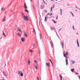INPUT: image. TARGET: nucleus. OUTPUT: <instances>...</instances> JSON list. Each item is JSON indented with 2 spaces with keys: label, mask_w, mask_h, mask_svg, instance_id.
<instances>
[{
  "label": "nucleus",
  "mask_w": 80,
  "mask_h": 80,
  "mask_svg": "<svg viewBox=\"0 0 80 80\" xmlns=\"http://www.w3.org/2000/svg\"><path fill=\"white\" fill-rule=\"evenodd\" d=\"M53 9V7H51V12L52 11V9Z\"/></svg>",
  "instance_id": "36"
},
{
  "label": "nucleus",
  "mask_w": 80,
  "mask_h": 80,
  "mask_svg": "<svg viewBox=\"0 0 80 80\" xmlns=\"http://www.w3.org/2000/svg\"><path fill=\"white\" fill-rule=\"evenodd\" d=\"M51 2H55V1H54L53 0H51Z\"/></svg>",
  "instance_id": "48"
},
{
  "label": "nucleus",
  "mask_w": 80,
  "mask_h": 80,
  "mask_svg": "<svg viewBox=\"0 0 80 80\" xmlns=\"http://www.w3.org/2000/svg\"><path fill=\"white\" fill-rule=\"evenodd\" d=\"M78 10H80V8H78Z\"/></svg>",
  "instance_id": "61"
},
{
  "label": "nucleus",
  "mask_w": 80,
  "mask_h": 80,
  "mask_svg": "<svg viewBox=\"0 0 80 80\" xmlns=\"http://www.w3.org/2000/svg\"><path fill=\"white\" fill-rule=\"evenodd\" d=\"M49 60L50 61V62L51 63L52 65V67H53V63L52 62V60L50 59Z\"/></svg>",
  "instance_id": "15"
},
{
  "label": "nucleus",
  "mask_w": 80,
  "mask_h": 80,
  "mask_svg": "<svg viewBox=\"0 0 80 80\" xmlns=\"http://www.w3.org/2000/svg\"><path fill=\"white\" fill-rule=\"evenodd\" d=\"M56 20H58V16H57L56 17Z\"/></svg>",
  "instance_id": "47"
},
{
  "label": "nucleus",
  "mask_w": 80,
  "mask_h": 80,
  "mask_svg": "<svg viewBox=\"0 0 80 80\" xmlns=\"http://www.w3.org/2000/svg\"><path fill=\"white\" fill-rule=\"evenodd\" d=\"M2 11H3V10H5V8H1Z\"/></svg>",
  "instance_id": "18"
},
{
  "label": "nucleus",
  "mask_w": 80,
  "mask_h": 80,
  "mask_svg": "<svg viewBox=\"0 0 80 80\" xmlns=\"http://www.w3.org/2000/svg\"><path fill=\"white\" fill-rule=\"evenodd\" d=\"M76 74L77 75H78V73H77V72H76Z\"/></svg>",
  "instance_id": "51"
},
{
  "label": "nucleus",
  "mask_w": 80,
  "mask_h": 80,
  "mask_svg": "<svg viewBox=\"0 0 80 80\" xmlns=\"http://www.w3.org/2000/svg\"><path fill=\"white\" fill-rule=\"evenodd\" d=\"M78 34V33H76V34Z\"/></svg>",
  "instance_id": "64"
},
{
  "label": "nucleus",
  "mask_w": 80,
  "mask_h": 80,
  "mask_svg": "<svg viewBox=\"0 0 80 80\" xmlns=\"http://www.w3.org/2000/svg\"><path fill=\"white\" fill-rule=\"evenodd\" d=\"M75 8H77V9H78V8H77V7L76 6H75Z\"/></svg>",
  "instance_id": "55"
},
{
  "label": "nucleus",
  "mask_w": 80,
  "mask_h": 80,
  "mask_svg": "<svg viewBox=\"0 0 80 80\" xmlns=\"http://www.w3.org/2000/svg\"><path fill=\"white\" fill-rule=\"evenodd\" d=\"M52 13H51V14H49V16H52Z\"/></svg>",
  "instance_id": "42"
},
{
  "label": "nucleus",
  "mask_w": 80,
  "mask_h": 80,
  "mask_svg": "<svg viewBox=\"0 0 80 80\" xmlns=\"http://www.w3.org/2000/svg\"><path fill=\"white\" fill-rule=\"evenodd\" d=\"M18 36H19V37H20V36H21V34H20V33H18Z\"/></svg>",
  "instance_id": "32"
},
{
  "label": "nucleus",
  "mask_w": 80,
  "mask_h": 80,
  "mask_svg": "<svg viewBox=\"0 0 80 80\" xmlns=\"http://www.w3.org/2000/svg\"><path fill=\"white\" fill-rule=\"evenodd\" d=\"M51 45L52 46V48H53V44L52 42H50Z\"/></svg>",
  "instance_id": "20"
},
{
  "label": "nucleus",
  "mask_w": 80,
  "mask_h": 80,
  "mask_svg": "<svg viewBox=\"0 0 80 80\" xmlns=\"http://www.w3.org/2000/svg\"><path fill=\"white\" fill-rule=\"evenodd\" d=\"M35 46V44H33V47H34Z\"/></svg>",
  "instance_id": "49"
},
{
  "label": "nucleus",
  "mask_w": 80,
  "mask_h": 80,
  "mask_svg": "<svg viewBox=\"0 0 80 80\" xmlns=\"http://www.w3.org/2000/svg\"><path fill=\"white\" fill-rule=\"evenodd\" d=\"M71 62L72 63V64H74V63H75V62L73 60L71 61Z\"/></svg>",
  "instance_id": "28"
},
{
  "label": "nucleus",
  "mask_w": 80,
  "mask_h": 80,
  "mask_svg": "<svg viewBox=\"0 0 80 80\" xmlns=\"http://www.w3.org/2000/svg\"><path fill=\"white\" fill-rule=\"evenodd\" d=\"M21 40L22 42H24L25 41V39L23 38H21Z\"/></svg>",
  "instance_id": "7"
},
{
  "label": "nucleus",
  "mask_w": 80,
  "mask_h": 80,
  "mask_svg": "<svg viewBox=\"0 0 80 80\" xmlns=\"http://www.w3.org/2000/svg\"><path fill=\"white\" fill-rule=\"evenodd\" d=\"M22 72L20 70H18L17 71V73L19 75H20V73Z\"/></svg>",
  "instance_id": "6"
},
{
  "label": "nucleus",
  "mask_w": 80,
  "mask_h": 80,
  "mask_svg": "<svg viewBox=\"0 0 80 80\" xmlns=\"http://www.w3.org/2000/svg\"><path fill=\"white\" fill-rule=\"evenodd\" d=\"M7 12H5V14H7Z\"/></svg>",
  "instance_id": "57"
},
{
  "label": "nucleus",
  "mask_w": 80,
  "mask_h": 80,
  "mask_svg": "<svg viewBox=\"0 0 80 80\" xmlns=\"http://www.w3.org/2000/svg\"><path fill=\"white\" fill-rule=\"evenodd\" d=\"M59 77L60 78V80H62V78H63V77H62V75H59Z\"/></svg>",
  "instance_id": "17"
},
{
  "label": "nucleus",
  "mask_w": 80,
  "mask_h": 80,
  "mask_svg": "<svg viewBox=\"0 0 80 80\" xmlns=\"http://www.w3.org/2000/svg\"><path fill=\"white\" fill-rule=\"evenodd\" d=\"M24 35L26 37H28V35H27V32H24Z\"/></svg>",
  "instance_id": "10"
},
{
  "label": "nucleus",
  "mask_w": 80,
  "mask_h": 80,
  "mask_svg": "<svg viewBox=\"0 0 80 80\" xmlns=\"http://www.w3.org/2000/svg\"><path fill=\"white\" fill-rule=\"evenodd\" d=\"M42 1H43V2L44 3L45 2V1H44V0H42Z\"/></svg>",
  "instance_id": "46"
},
{
  "label": "nucleus",
  "mask_w": 80,
  "mask_h": 80,
  "mask_svg": "<svg viewBox=\"0 0 80 80\" xmlns=\"http://www.w3.org/2000/svg\"><path fill=\"white\" fill-rule=\"evenodd\" d=\"M39 36L40 37V40H41V34H40V33H39Z\"/></svg>",
  "instance_id": "38"
},
{
  "label": "nucleus",
  "mask_w": 80,
  "mask_h": 80,
  "mask_svg": "<svg viewBox=\"0 0 80 80\" xmlns=\"http://www.w3.org/2000/svg\"><path fill=\"white\" fill-rule=\"evenodd\" d=\"M77 43L78 45V47L79 48V47H80V45L79 44V43L78 42V39H77Z\"/></svg>",
  "instance_id": "3"
},
{
  "label": "nucleus",
  "mask_w": 80,
  "mask_h": 80,
  "mask_svg": "<svg viewBox=\"0 0 80 80\" xmlns=\"http://www.w3.org/2000/svg\"><path fill=\"white\" fill-rule=\"evenodd\" d=\"M52 7H53L52 8H54V7H55V5L54 4L53 5Z\"/></svg>",
  "instance_id": "40"
},
{
  "label": "nucleus",
  "mask_w": 80,
  "mask_h": 80,
  "mask_svg": "<svg viewBox=\"0 0 80 80\" xmlns=\"http://www.w3.org/2000/svg\"><path fill=\"white\" fill-rule=\"evenodd\" d=\"M79 79L80 80V76H79Z\"/></svg>",
  "instance_id": "58"
},
{
  "label": "nucleus",
  "mask_w": 80,
  "mask_h": 80,
  "mask_svg": "<svg viewBox=\"0 0 80 80\" xmlns=\"http://www.w3.org/2000/svg\"><path fill=\"white\" fill-rule=\"evenodd\" d=\"M25 12H27V13H29V11L27 10V9H26L25 10Z\"/></svg>",
  "instance_id": "25"
},
{
  "label": "nucleus",
  "mask_w": 80,
  "mask_h": 80,
  "mask_svg": "<svg viewBox=\"0 0 80 80\" xmlns=\"http://www.w3.org/2000/svg\"><path fill=\"white\" fill-rule=\"evenodd\" d=\"M36 42H37V43H38V41L37 40V39H36Z\"/></svg>",
  "instance_id": "50"
},
{
  "label": "nucleus",
  "mask_w": 80,
  "mask_h": 80,
  "mask_svg": "<svg viewBox=\"0 0 80 80\" xmlns=\"http://www.w3.org/2000/svg\"><path fill=\"white\" fill-rule=\"evenodd\" d=\"M45 4H46V5H47V3H46V2H44Z\"/></svg>",
  "instance_id": "56"
},
{
  "label": "nucleus",
  "mask_w": 80,
  "mask_h": 80,
  "mask_svg": "<svg viewBox=\"0 0 80 80\" xmlns=\"http://www.w3.org/2000/svg\"><path fill=\"white\" fill-rule=\"evenodd\" d=\"M60 30H62V28H61L59 30V32H60Z\"/></svg>",
  "instance_id": "53"
},
{
  "label": "nucleus",
  "mask_w": 80,
  "mask_h": 80,
  "mask_svg": "<svg viewBox=\"0 0 80 80\" xmlns=\"http://www.w3.org/2000/svg\"><path fill=\"white\" fill-rule=\"evenodd\" d=\"M17 30H19L20 29L19 28H18V27H17Z\"/></svg>",
  "instance_id": "43"
},
{
  "label": "nucleus",
  "mask_w": 80,
  "mask_h": 80,
  "mask_svg": "<svg viewBox=\"0 0 80 80\" xmlns=\"http://www.w3.org/2000/svg\"><path fill=\"white\" fill-rule=\"evenodd\" d=\"M72 28L73 29V30H75V28H74V26H72Z\"/></svg>",
  "instance_id": "39"
},
{
  "label": "nucleus",
  "mask_w": 80,
  "mask_h": 80,
  "mask_svg": "<svg viewBox=\"0 0 80 80\" xmlns=\"http://www.w3.org/2000/svg\"><path fill=\"white\" fill-rule=\"evenodd\" d=\"M18 30L19 31V32H21V33H22V31H21V30H20V29H18Z\"/></svg>",
  "instance_id": "34"
},
{
  "label": "nucleus",
  "mask_w": 80,
  "mask_h": 80,
  "mask_svg": "<svg viewBox=\"0 0 80 80\" xmlns=\"http://www.w3.org/2000/svg\"><path fill=\"white\" fill-rule=\"evenodd\" d=\"M0 40H2V37L1 38Z\"/></svg>",
  "instance_id": "62"
},
{
  "label": "nucleus",
  "mask_w": 80,
  "mask_h": 80,
  "mask_svg": "<svg viewBox=\"0 0 80 80\" xmlns=\"http://www.w3.org/2000/svg\"><path fill=\"white\" fill-rule=\"evenodd\" d=\"M30 52H33V51L32 50H30Z\"/></svg>",
  "instance_id": "45"
},
{
  "label": "nucleus",
  "mask_w": 80,
  "mask_h": 80,
  "mask_svg": "<svg viewBox=\"0 0 80 80\" xmlns=\"http://www.w3.org/2000/svg\"><path fill=\"white\" fill-rule=\"evenodd\" d=\"M28 63L29 65H30V58H28Z\"/></svg>",
  "instance_id": "14"
},
{
  "label": "nucleus",
  "mask_w": 80,
  "mask_h": 80,
  "mask_svg": "<svg viewBox=\"0 0 80 80\" xmlns=\"http://www.w3.org/2000/svg\"><path fill=\"white\" fill-rule=\"evenodd\" d=\"M61 44L62 45V48H63L64 45H63V41L61 43Z\"/></svg>",
  "instance_id": "9"
},
{
  "label": "nucleus",
  "mask_w": 80,
  "mask_h": 80,
  "mask_svg": "<svg viewBox=\"0 0 80 80\" xmlns=\"http://www.w3.org/2000/svg\"><path fill=\"white\" fill-rule=\"evenodd\" d=\"M30 0L31 1V2H32V0Z\"/></svg>",
  "instance_id": "60"
},
{
  "label": "nucleus",
  "mask_w": 80,
  "mask_h": 80,
  "mask_svg": "<svg viewBox=\"0 0 80 80\" xmlns=\"http://www.w3.org/2000/svg\"><path fill=\"white\" fill-rule=\"evenodd\" d=\"M51 17H52V18H53L54 17V16H53V17H50L49 18H51Z\"/></svg>",
  "instance_id": "52"
},
{
  "label": "nucleus",
  "mask_w": 80,
  "mask_h": 80,
  "mask_svg": "<svg viewBox=\"0 0 80 80\" xmlns=\"http://www.w3.org/2000/svg\"><path fill=\"white\" fill-rule=\"evenodd\" d=\"M63 55H64V56H68V52L66 51V53H65V52H63Z\"/></svg>",
  "instance_id": "2"
},
{
  "label": "nucleus",
  "mask_w": 80,
  "mask_h": 80,
  "mask_svg": "<svg viewBox=\"0 0 80 80\" xmlns=\"http://www.w3.org/2000/svg\"><path fill=\"white\" fill-rule=\"evenodd\" d=\"M66 65H68V59H66Z\"/></svg>",
  "instance_id": "12"
},
{
  "label": "nucleus",
  "mask_w": 80,
  "mask_h": 80,
  "mask_svg": "<svg viewBox=\"0 0 80 80\" xmlns=\"http://www.w3.org/2000/svg\"><path fill=\"white\" fill-rule=\"evenodd\" d=\"M51 30H52V31H53V30H55V32H56V31H55V29L54 28H52V27H51Z\"/></svg>",
  "instance_id": "11"
},
{
  "label": "nucleus",
  "mask_w": 80,
  "mask_h": 80,
  "mask_svg": "<svg viewBox=\"0 0 80 80\" xmlns=\"http://www.w3.org/2000/svg\"><path fill=\"white\" fill-rule=\"evenodd\" d=\"M45 22H46L47 21V18L46 17H45V20H44Z\"/></svg>",
  "instance_id": "23"
},
{
  "label": "nucleus",
  "mask_w": 80,
  "mask_h": 80,
  "mask_svg": "<svg viewBox=\"0 0 80 80\" xmlns=\"http://www.w3.org/2000/svg\"><path fill=\"white\" fill-rule=\"evenodd\" d=\"M34 62H35V63H38V62H37V61L35 60H34Z\"/></svg>",
  "instance_id": "30"
},
{
  "label": "nucleus",
  "mask_w": 80,
  "mask_h": 80,
  "mask_svg": "<svg viewBox=\"0 0 80 80\" xmlns=\"http://www.w3.org/2000/svg\"><path fill=\"white\" fill-rule=\"evenodd\" d=\"M57 36H58V38H59V36H58V35H57Z\"/></svg>",
  "instance_id": "59"
},
{
  "label": "nucleus",
  "mask_w": 80,
  "mask_h": 80,
  "mask_svg": "<svg viewBox=\"0 0 80 80\" xmlns=\"http://www.w3.org/2000/svg\"><path fill=\"white\" fill-rule=\"evenodd\" d=\"M60 14L61 15H62V9H60Z\"/></svg>",
  "instance_id": "22"
},
{
  "label": "nucleus",
  "mask_w": 80,
  "mask_h": 80,
  "mask_svg": "<svg viewBox=\"0 0 80 80\" xmlns=\"http://www.w3.org/2000/svg\"><path fill=\"white\" fill-rule=\"evenodd\" d=\"M72 17H74V15H73V13H71Z\"/></svg>",
  "instance_id": "44"
},
{
  "label": "nucleus",
  "mask_w": 80,
  "mask_h": 80,
  "mask_svg": "<svg viewBox=\"0 0 80 80\" xmlns=\"http://www.w3.org/2000/svg\"><path fill=\"white\" fill-rule=\"evenodd\" d=\"M50 14V13H48V14H47V15H48Z\"/></svg>",
  "instance_id": "54"
},
{
  "label": "nucleus",
  "mask_w": 80,
  "mask_h": 80,
  "mask_svg": "<svg viewBox=\"0 0 80 80\" xmlns=\"http://www.w3.org/2000/svg\"><path fill=\"white\" fill-rule=\"evenodd\" d=\"M3 75L6 78H7V75H6V73L5 72L3 71Z\"/></svg>",
  "instance_id": "4"
},
{
  "label": "nucleus",
  "mask_w": 80,
  "mask_h": 80,
  "mask_svg": "<svg viewBox=\"0 0 80 80\" xmlns=\"http://www.w3.org/2000/svg\"><path fill=\"white\" fill-rule=\"evenodd\" d=\"M22 15L23 17L24 20L25 21H27V20H28V16H25V15H24V14L23 13V12H22Z\"/></svg>",
  "instance_id": "1"
},
{
  "label": "nucleus",
  "mask_w": 80,
  "mask_h": 80,
  "mask_svg": "<svg viewBox=\"0 0 80 80\" xmlns=\"http://www.w3.org/2000/svg\"><path fill=\"white\" fill-rule=\"evenodd\" d=\"M20 75L21 77H23V74L22 72L20 73Z\"/></svg>",
  "instance_id": "24"
},
{
  "label": "nucleus",
  "mask_w": 80,
  "mask_h": 80,
  "mask_svg": "<svg viewBox=\"0 0 80 80\" xmlns=\"http://www.w3.org/2000/svg\"><path fill=\"white\" fill-rule=\"evenodd\" d=\"M39 55H40V54H41V51H40V50H39Z\"/></svg>",
  "instance_id": "31"
},
{
  "label": "nucleus",
  "mask_w": 80,
  "mask_h": 80,
  "mask_svg": "<svg viewBox=\"0 0 80 80\" xmlns=\"http://www.w3.org/2000/svg\"><path fill=\"white\" fill-rule=\"evenodd\" d=\"M24 8L25 9H27V5H26V3H24Z\"/></svg>",
  "instance_id": "5"
},
{
  "label": "nucleus",
  "mask_w": 80,
  "mask_h": 80,
  "mask_svg": "<svg viewBox=\"0 0 80 80\" xmlns=\"http://www.w3.org/2000/svg\"><path fill=\"white\" fill-rule=\"evenodd\" d=\"M3 35H4V37H6V35H5V33H4V32H3Z\"/></svg>",
  "instance_id": "35"
},
{
  "label": "nucleus",
  "mask_w": 80,
  "mask_h": 80,
  "mask_svg": "<svg viewBox=\"0 0 80 80\" xmlns=\"http://www.w3.org/2000/svg\"><path fill=\"white\" fill-rule=\"evenodd\" d=\"M46 65L47 66V67H50V64L48 63H46Z\"/></svg>",
  "instance_id": "13"
},
{
  "label": "nucleus",
  "mask_w": 80,
  "mask_h": 80,
  "mask_svg": "<svg viewBox=\"0 0 80 80\" xmlns=\"http://www.w3.org/2000/svg\"><path fill=\"white\" fill-rule=\"evenodd\" d=\"M45 13H47V10H44Z\"/></svg>",
  "instance_id": "33"
},
{
  "label": "nucleus",
  "mask_w": 80,
  "mask_h": 80,
  "mask_svg": "<svg viewBox=\"0 0 80 80\" xmlns=\"http://www.w3.org/2000/svg\"><path fill=\"white\" fill-rule=\"evenodd\" d=\"M2 80H5V79H2Z\"/></svg>",
  "instance_id": "63"
},
{
  "label": "nucleus",
  "mask_w": 80,
  "mask_h": 80,
  "mask_svg": "<svg viewBox=\"0 0 80 80\" xmlns=\"http://www.w3.org/2000/svg\"><path fill=\"white\" fill-rule=\"evenodd\" d=\"M52 21L54 22V23H57V22L55 21L54 20H52Z\"/></svg>",
  "instance_id": "26"
},
{
  "label": "nucleus",
  "mask_w": 80,
  "mask_h": 80,
  "mask_svg": "<svg viewBox=\"0 0 80 80\" xmlns=\"http://www.w3.org/2000/svg\"><path fill=\"white\" fill-rule=\"evenodd\" d=\"M64 57H65V58L66 59H68V57L67 56H64Z\"/></svg>",
  "instance_id": "27"
},
{
  "label": "nucleus",
  "mask_w": 80,
  "mask_h": 80,
  "mask_svg": "<svg viewBox=\"0 0 80 80\" xmlns=\"http://www.w3.org/2000/svg\"><path fill=\"white\" fill-rule=\"evenodd\" d=\"M37 78L38 80H39V78H38V77H37Z\"/></svg>",
  "instance_id": "41"
},
{
  "label": "nucleus",
  "mask_w": 80,
  "mask_h": 80,
  "mask_svg": "<svg viewBox=\"0 0 80 80\" xmlns=\"http://www.w3.org/2000/svg\"><path fill=\"white\" fill-rule=\"evenodd\" d=\"M32 7L35 10V6H34V5H32Z\"/></svg>",
  "instance_id": "37"
},
{
  "label": "nucleus",
  "mask_w": 80,
  "mask_h": 80,
  "mask_svg": "<svg viewBox=\"0 0 80 80\" xmlns=\"http://www.w3.org/2000/svg\"><path fill=\"white\" fill-rule=\"evenodd\" d=\"M34 67H35V68L36 70H37V69H38V67H37V66H36V65H34Z\"/></svg>",
  "instance_id": "16"
},
{
  "label": "nucleus",
  "mask_w": 80,
  "mask_h": 80,
  "mask_svg": "<svg viewBox=\"0 0 80 80\" xmlns=\"http://www.w3.org/2000/svg\"><path fill=\"white\" fill-rule=\"evenodd\" d=\"M43 8H44V6H41V9L42 10V9H43Z\"/></svg>",
  "instance_id": "19"
},
{
  "label": "nucleus",
  "mask_w": 80,
  "mask_h": 80,
  "mask_svg": "<svg viewBox=\"0 0 80 80\" xmlns=\"http://www.w3.org/2000/svg\"><path fill=\"white\" fill-rule=\"evenodd\" d=\"M6 19V17L4 16L3 19L2 20V22H5V21Z\"/></svg>",
  "instance_id": "8"
},
{
  "label": "nucleus",
  "mask_w": 80,
  "mask_h": 80,
  "mask_svg": "<svg viewBox=\"0 0 80 80\" xmlns=\"http://www.w3.org/2000/svg\"><path fill=\"white\" fill-rule=\"evenodd\" d=\"M71 70L72 72H74V70H75V69L74 68H72L71 69Z\"/></svg>",
  "instance_id": "21"
},
{
  "label": "nucleus",
  "mask_w": 80,
  "mask_h": 80,
  "mask_svg": "<svg viewBox=\"0 0 80 80\" xmlns=\"http://www.w3.org/2000/svg\"><path fill=\"white\" fill-rule=\"evenodd\" d=\"M33 31L34 32L35 35H36V32H35V29L33 28Z\"/></svg>",
  "instance_id": "29"
}]
</instances>
